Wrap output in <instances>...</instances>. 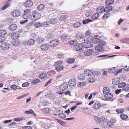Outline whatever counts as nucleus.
Masks as SVG:
<instances>
[{"mask_svg":"<svg viewBox=\"0 0 129 129\" xmlns=\"http://www.w3.org/2000/svg\"><path fill=\"white\" fill-rule=\"evenodd\" d=\"M114 2V0H106L105 3L107 5H110Z\"/></svg>","mask_w":129,"mask_h":129,"instance_id":"nucleus-43","label":"nucleus"},{"mask_svg":"<svg viewBox=\"0 0 129 129\" xmlns=\"http://www.w3.org/2000/svg\"><path fill=\"white\" fill-rule=\"evenodd\" d=\"M76 81L74 79H72L70 80L68 82V84L69 86H73L76 85Z\"/></svg>","mask_w":129,"mask_h":129,"instance_id":"nucleus-12","label":"nucleus"},{"mask_svg":"<svg viewBox=\"0 0 129 129\" xmlns=\"http://www.w3.org/2000/svg\"><path fill=\"white\" fill-rule=\"evenodd\" d=\"M10 88L11 89H13L14 90H16L17 89H20L21 88L19 86H16L15 84H13L11 86Z\"/></svg>","mask_w":129,"mask_h":129,"instance_id":"nucleus-27","label":"nucleus"},{"mask_svg":"<svg viewBox=\"0 0 129 129\" xmlns=\"http://www.w3.org/2000/svg\"><path fill=\"white\" fill-rule=\"evenodd\" d=\"M34 43V40L33 39H31L28 41L27 44L29 45H32Z\"/></svg>","mask_w":129,"mask_h":129,"instance_id":"nucleus-41","label":"nucleus"},{"mask_svg":"<svg viewBox=\"0 0 129 129\" xmlns=\"http://www.w3.org/2000/svg\"><path fill=\"white\" fill-rule=\"evenodd\" d=\"M57 21V20L56 19V18H52L50 20L49 22L50 23H51L52 24H55L56 23Z\"/></svg>","mask_w":129,"mask_h":129,"instance_id":"nucleus-39","label":"nucleus"},{"mask_svg":"<svg viewBox=\"0 0 129 129\" xmlns=\"http://www.w3.org/2000/svg\"><path fill=\"white\" fill-rule=\"evenodd\" d=\"M83 45L81 44H78L75 45L74 46V50L77 51L81 50L83 48Z\"/></svg>","mask_w":129,"mask_h":129,"instance_id":"nucleus-6","label":"nucleus"},{"mask_svg":"<svg viewBox=\"0 0 129 129\" xmlns=\"http://www.w3.org/2000/svg\"><path fill=\"white\" fill-rule=\"evenodd\" d=\"M120 117L121 119L123 120H125L128 118L127 116L124 113H121L120 115Z\"/></svg>","mask_w":129,"mask_h":129,"instance_id":"nucleus-32","label":"nucleus"},{"mask_svg":"<svg viewBox=\"0 0 129 129\" xmlns=\"http://www.w3.org/2000/svg\"><path fill=\"white\" fill-rule=\"evenodd\" d=\"M35 26L36 28H39L40 27V22H37L35 24Z\"/></svg>","mask_w":129,"mask_h":129,"instance_id":"nucleus-60","label":"nucleus"},{"mask_svg":"<svg viewBox=\"0 0 129 129\" xmlns=\"http://www.w3.org/2000/svg\"><path fill=\"white\" fill-rule=\"evenodd\" d=\"M32 127L30 126H25L22 127L23 129H32Z\"/></svg>","mask_w":129,"mask_h":129,"instance_id":"nucleus-57","label":"nucleus"},{"mask_svg":"<svg viewBox=\"0 0 129 129\" xmlns=\"http://www.w3.org/2000/svg\"><path fill=\"white\" fill-rule=\"evenodd\" d=\"M29 85V84L28 82H25L23 83L22 84V86L23 87H26Z\"/></svg>","mask_w":129,"mask_h":129,"instance_id":"nucleus-61","label":"nucleus"},{"mask_svg":"<svg viewBox=\"0 0 129 129\" xmlns=\"http://www.w3.org/2000/svg\"><path fill=\"white\" fill-rule=\"evenodd\" d=\"M17 28V25L14 24H11L9 27V29L11 31H14Z\"/></svg>","mask_w":129,"mask_h":129,"instance_id":"nucleus-16","label":"nucleus"},{"mask_svg":"<svg viewBox=\"0 0 129 129\" xmlns=\"http://www.w3.org/2000/svg\"><path fill=\"white\" fill-rule=\"evenodd\" d=\"M29 10L26 9L24 12V14L23 15V17L24 19H26L29 18L30 16L29 13Z\"/></svg>","mask_w":129,"mask_h":129,"instance_id":"nucleus-9","label":"nucleus"},{"mask_svg":"<svg viewBox=\"0 0 129 129\" xmlns=\"http://www.w3.org/2000/svg\"><path fill=\"white\" fill-rule=\"evenodd\" d=\"M116 68L115 67L111 68L108 70V72L110 73H114L115 75V73L116 72Z\"/></svg>","mask_w":129,"mask_h":129,"instance_id":"nucleus-25","label":"nucleus"},{"mask_svg":"<svg viewBox=\"0 0 129 129\" xmlns=\"http://www.w3.org/2000/svg\"><path fill=\"white\" fill-rule=\"evenodd\" d=\"M75 59L73 58H69L68 59L67 62L69 63H72L74 62L75 61Z\"/></svg>","mask_w":129,"mask_h":129,"instance_id":"nucleus-37","label":"nucleus"},{"mask_svg":"<svg viewBox=\"0 0 129 129\" xmlns=\"http://www.w3.org/2000/svg\"><path fill=\"white\" fill-rule=\"evenodd\" d=\"M55 69L56 70L59 71L63 69L64 67L62 65V63L60 61H58L55 63Z\"/></svg>","mask_w":129,"mask_h":129,"instance_id":"nucleus-1","label":"nucleus"},{"mask_svg":"<svg viewBox=\"0 0 129 129\" xmlns=\"http://www.w3.org/2000/svg\"><path fill=\"white\" fill-rule=\"evenodd\" d=\"M94 52V51L91 49L87 50L84 52V54L86 56L92 55Z\"/></svg>","mask_w":129,"mask_h":129,"instance_id":"nucleus-14","label":"nucleus"},{"mask_svg":"<svg viewBox=\"0 0 129 129\" xmlns=\"http://www.w3.org/2000/svg\"><path fill=\"white\" fill-rule=\"evenodd\" d=\"M10 46L9 43H4L1 44V48L3 50H6L9 48Z\"/></svg>","mask_w":129,"mask_h":129,"instance_id":"nucleus-7","label":"nucleus"},{"mask_svg":"<svg viewBox=\"0 0 129 129\" xmlns=\"http://www.w3.org/2000/svg\"><path fill=\"white\" fill-rule=\"evenodd\" d=\"M2 37L0 36V43L2 42L5 40V36Z\"/></svg>","mask_w":129,"mask_h":129,"instance_id":"nucleus-53","label":"nucleus"},{"mask_svg":"<svg viewBox=\"0 0 129 129\" xmlns=\"http://www.w3.org/2000/svg\"><path fill=\"white\" fill-rule=\"evenodd\" d=\"M116 120L112 119L110 121H108L106 123L108 127H111L113 126L114 123L116 122Z\"/></svg>","mask_w":129,"mask_h":129,"instance_id":"nucleus-11","label":"nucleus"},{"mask_svg":"<svg viewBox=\"0 0 129 129\" xmlns=\"http://www.w3.org/2000/svg\"><path fill=\"white\" fill-rule=\"evenodd\" d=\"M112 7L110 6H107L104 9V11L107 12L111 11L112 10Z\"/></svg>","mask_w":129,"mask_h":129,"instance_id":"nucleus-20","label":"nucleus"},{"mask_svg":"<svg viewBox=\"0 0 129 129\" xmlns=\"http://www.w3.org/2000/svg\"><path fill=\"white\" fill-rule=\"evenodd\" d=\"M24 118L22 117L20 118H14V120L15 121H20L23 120Z\"/></svg>","mask_w":129,"mask_h":129,"instance_id":"nucleus-52","label":"nucleus"},{"mask_svg":"<svg viewBox=\"0 0 129 129\" xmlns=\"http://www.w3.org/2000/svg\"><path fill=\"white\" fill-rule=\"evenodd\" d=\"M43 112L45 114L49 112L50 109L48 108H46L43 109H42Z\"/></svg>","mask_w":129,"mask_h":129,"instance_id":"nucleus-50","label":"nucleus"},{"mask_svg":"<svg viewBox=\"0 0 129 129\" xmlns=\"http://www.w3.org/2000/svg\"><path fill=\"white\" fill-rule=\"evenodd\" d=\"M55 119L58 121V123L61 125L63 126H65L66 124L65 122V121H62L57 119Z\"/></svg>","mask_w":129,"mask_h":129,"instance_id":"nucleus-34","label":"nucleus"},{"mask_svg":"<svg viewBox=\"0 0 129 129\" xmlns=\"http://www.w3.org/2000/svg\"><path fill=\"white\" fill-rule=\"evenodd\" d=\"M113 96V95L112 94L109 92L104 95V97L105 98L108 99H111Z\"/></svg>","mask_w":129,"mask_h":129,"instance_id":"nucleus-21","label":"nucleus"},{"mask_svg":"<svg viewBox=\"0 0 129 129\" xmlns=\"http://www.w3.org/2000/svg\"><path fill=\"white\" fill-rule=\"evenodd\" d=\"M95 81L94 79L92 78L91 77L89 79V82L90 83H93Z\"/></svg>","mask_w":129,"mask_h":129,"instance_id":"nucleus-63","label":"nucleus"},{"mask_svg":"<svg viewBox=\"0 0 129 129\" xmlns=\"http://www.w3.org/2000/svg\"><path fill=\"white\" fill-rule=\"evenodd\" d=\"M91 14V12L90 10H87L85 12V15L87 17L90 16Z\"/></svg>","mask_w":129,"mask_h":129,"instance_id":"nucleus-46","label":"nucleus"},{"mask_svg":"<svg viewBox=\"0 0 129 129\" xmlns=\"http://www.w3.org/2000/svg\"><path fill=\"white\" fill-rule=\"evenodd\" d=\"M19 34L17 33L12 34L11 35V38L12 39L15 40L18 39L19 37Z\"/></svg>","mask_w":129,"mask_h":129,"instance_id":"nucleus-18","label":"nucleus"},{"mask_svg":"<svg viewBox=\"0 0 129 129\" xmlns=\"http://www.w3.org/2000/svg\"><path fill=\"white\" fill-rule=\"evenodd\" d=\"M49 45L48 44H42L41 45V49L43 51H46L49 48Z\"/></svg>","mask_w":129,"mask_h":129,"instance_id":"nucleus-15","label":"nucleus"},{"mask_svg":"<svg viewBox=\"0 0 129 129\" xmlns=\"http://www.w3.org/2000/svg\"><path fill=\"white\" fill-rule=\"evenodd\" d=\"M92 21V20L89 19H87L83 20L82 21V22L83 24H86L89 22H91Z\"/></svg>","mask_w":129,"mask_h":129,"instance_id":"nucleus-44","label":"nucleus"},{"mask_svg":"<svg viewBox=\"0 0 129 129\" xmlns=\"http://www.w3.org/2000/svg\"><path fill=\"white\" fill-rule=\"evenodd\" d=\"M24 113L26 114H31L34 116H36V115L35 112L32 110L31 109L29 110L28 111H26L24 112Z\"/></svg>","mask_w":129,"mask_h":129,"instance_id":"nucleus-19","label":"nucleus"},{"mask_svg":"<svg viewBox=\"0 0 129 129\" xmlns=\"http://www.w3.org/2000/svg\"><path fill=\"white\" fill-rule=\"evenodd\" d=\"M67 35L66 34H63L61 37V39L62 41L66 40L68 38Z\"/></svg>","mask_w":129,"mask_h":129,"instance_id":"nucleus-47","label":"nucleus"},{"mask_svg":"<svg viewBox=\"0 0 129 129\" xmlns=\"http://www.w3.org/2000/svg\"><path fill=\"white\" fill-rule=\"evenodd\" d=\"M67 17L66 15H61L59 17V19L60 20L64 21L67 19Z\"/></svg>","mask_w":129,"mask_h":129,"instance_id":"nucleus-31","label":"nucleus"},{"mask_svg":"<svg viewBox=\"0 0 129 129\" xmlns=\"http://www.w3.org/2000/svg\"><path fill=\"white\" fill-rule=\"evenodd\" d=\"M7 34V32L5 30L2 29L0 30V36L2 37V36H5Z\"/></svg>","mask_w":129,"mask_h":129,"instance_id":"nucleus-30","label":"nucleus"},{"mask_svg":"<svg viewBox=\"0 0 129 129\" xmlns=\"http://www.w3.org/2000/svg\"><path fill=\"white\" fill-rule=\"evenodd\" d=\"M128 39V38H125L121 40H120V42L123 43H127V42Z\"/></svg>","mask_w":129,"mask_h":129,"instance_id":"nucleus-55","label":"nucleus"},{"mask_svg":"<svg viewBox=\"0 0 129 129\" xmlns=\"http://www.w3.org/2000/svg\"><path fill=\"white\" fill-rule=\"evenodd\" d=\"M76 38L78 40H79L80 41L83 43L86 42V41H88V40H87L88 39H86L85 37H84L82 35H78V34H76Z\"/></svg>","mask_w":129,"mask_h":129,"instance_id":"nucleus-3","label":"nucleus"},{"mask_svg":"<svg viewBox=\"0 0 129 129\" xmlns=\"http://www.w3.org/2000/svg\"><path fill=\"white\" fill-rule=\"evenodd\" d=\"M95 50L99 52H102L104 50L103 47L101 45H99L96 46L95 48Z\"/></svg>","mask_w":129,"mask_h":129,"instance_id":"nucleus-28","label":"nucleus"},{"mask_svg":"<svg viewBox=\"0 0 129 129\" xmlns=\"http://www.w3.org/2000/svg\"><path fill=\"white\" fill-rule=\"evenodd\" d=\"M99 45H101V46H104L106 44L105 42L104 41H102L99 42Z\"/></svg>","mask_w":129,"mask_h":129,"instance_id":"nucleus-59","label":"nucleus"},{"mask_svg":"<svg viewBox=\"0 0 129 129\" xmlns=\"http://www.w3.org/2000/svg\"><path fill=\"white\" fill-rule=\"evenodd\" d=\"M100 124H101L102 123H105L106 121L105 118L103 117H100Z\"/></svg>","mask_w":129,"mask_h":129,"instance_id":"nucleus-40","label":"nucleus"},{"mask_svg":"<svg viewBox=\"0 0 129 129\" xmlns=\"http://www.w3.org/2000/svg\"><path fill=\"white\" fill-rule=\"evenodd\" d=\"M94 119L97 123H100V117L98 116H95L94 117Z\"/></svg>","mask_w":129,"mask_h":129,"instance_id":"nucleus-45","label":"nucleus"},{"mask_svg":"<svg viewBox=\"0 0 129 129\" xmlns=\"http://www.w3.org/2000/svg\"><path fill=\"white\" fill-rule=\"evenodd\" d=\"M68 84L66 83L62 84L59 87V89L61 91H64L68 88Z\"/></svg>","mask_w":129,"mask_h":129,"instance_id":"nucleus-8","label":"nucleus"},{"mask_svg":"<svg viewBox=\"0 0 129 129\" xmlns=\"http://www.w3.org/2000/svg\"><path fill=\"white\" fill-rule=\"evenodd\" d=\"M81 24V22H77L74 24L73 26L75 28H77L80 26Z\"/></svg>","mask_w":129,"mask_h":129,"instance_id":"nucleus-38","label":"nucleus"},{"mask_svg":"<svg viewBox=\"0 0 129 129\" xmlns=\"http://www.w3.org/2000/svg\"><path fill=\"white\" fill-rule=\"evenodd\" d=\"M90 34L91 33L90 31L87 30L86 31L85 33L86 37H85L86 39H87V38H89L90 40L92 39L93 37L92 36H90V35H90Z\"/></svg>","mask_w":129,"mask_h":129,"instance_id":"nucleus-23","label":"nucleus"},{"mask_svg":"<svg viewBox=\"0 0 129 129\" xmlns=\"http://www.w3.org/2000/svg\"><path fill=\"white\" fill-rule=\"evenodd\" d=\"M104 7H103L101 6L99 7L96 10L97 12H99V13H101L104 11Z\"/></svg>","mask_w":129,"mask_h":129,"instance_id":"nucleus-29","label":"nucleus"},{"mask_svg":"<svg viewBox=\"0 0 129 129\" xmlns=\"http://www.w3.org/2000/svg\"><path fill=\"white\" fill-rule=\"evenodd\" d=\"M40 81V80L39 79H37L35 80H34L32 82V83L34 84H35L38 82Z\"/></svg>","mask_w":129,"mask_h":129,"instance_id":"nucleus-56","label":"nucleus"},{"mask_svg":"<svg viewBox=\"0 0 129 129\" xmlns=\"http://www.w3.org/2000/svg\"><path fill=\"white\" fill-rule=\"evenodd\" d=\"M84 74L86 76H90L93 74V72L91 70H85L84 72Z\"/></svg>","mask_w":129,"mask_h":129,"instance_id":"nucleus-17","label":"nucleus"},{"mask_svg":"<svg viewBox=\"0 0 129 129\" xmlns=\"http://www.w3.org/2000/svg\"><path fill=\"white\" fill-rule=\"evenodd\" d=\"M100 41V40L99 39L96 38L93 39V41L94 42V43H99Z\"/></svg>","mask_w":129,"mask_h":129,"instance_id":"nucleus-54","label":"nucleus"},{"mask_svg":"<svg viewBox=\"0 0 129 129\" xmlns=\"http://www.w3.org/2000/svg\"><path fill=\"white\" fill-rule=\"evenodd\" d=\"M103 93L105 94L109 93L110 92L109 88L107 87H104L103 90Z\"/></svg>","mask_w":129,"mask_h":129,"instance_id":"nucleus-26","label":"nucleus"},{"mask_svg":"<svg viewBox=\"0 0 129 129\" xmlns=\"http://www.w3.org/2000/svg\"><path fill=\"white\" fill-rule=\"evenodd\" d=\"M40 18V13L37 12L36 11H34L31 17V18L33 20H38Z\"/></svg>","mask_w":129,"mask_h":129,"instance_id":"nucleus-2","label":"nucleus"},{"mask_svg":"<svg viewBox=\"0 0 129 129\" xmlns=\"http://www.w3.org/2000/svg\"><path fill=\"white\" fill-rule=\"evenodd\" d=\"M28 21L27 19H26L25 20H22L20 22V23L21 24H22L25 23H26Z\"/></svg>","mask_w":129,"mask_h":129,"instance_id":"nucleus-62","label":"nucleus"},{"mask_svg":"<svg viewBox=\"0 0 129 129\" xmlns=\"http://www.w3.org/2000/svg\"><path fill=\"white\" fill-rule=\"evenodd\" d=\"M10 3H8L7 4H6V5H4L3 7L1 8V9L2 10H5L7 8H8L10 5Z\"/></svg>","mask_w":129,"mask_h":129,"instance_id":"nucleus-35","label":"nucleus"},{"mask_svg":"<svg viewBox=\"0 0 129 129\" xmlns=\"http://www.w3.org/2000/svg\"><path fill=\"white\" fill-rule=\"evenodd\" d=\"M59 41L58 40H53L50 42V45L52 47H55L58 44Z\"/></svg>","mask_w":129,"mask_h":129,"instance_id":"nucleus-10","label":"nucleus"},{"mask_svg":"<svg viewBox=\"0 0 129 129\" xmlns=\"http://www.w3.org/2000/svg\"><path fill=\"white\" fill-rule=\"evenodd\" d=\"M88 39L87 40L88 41H86V42H85V43H84V46L85 48H88L91 47L93 45V43L91 42L90 41H89V39Z\"/></svg>","mask_w":129,"mask_h":129,"instance_id":"nucleus-4","label":"nucleus"},{"mask_svg":"<svg viewBox=\"0 0 129 129\" xmlns=\"http://www.w3.org/2000/svg\"><path fill=\"white\" fill-rule=\"evenodd\" d=\"M20 43V41L18 40H15L13 41L12 44L14 46H18Z\"/></svg>","mask_w":129,"mask_h":129,"instance_id":"nucleus-24","label":"nucleus"},{"mask_svg":"<svg viewBox=\"0 0 129 129\" xmlns=\"http://www.w3.org/2000/svg\"><path fill=\"white\" fill-rule=\"evenodd\" d=\"M124 111V110L123 108H120L117 109L116 111L118 113H121Z\"/></svg>","mask_w":129,"mask_h":129,"instance_id":"nucleus-36","label":"nucleus"},{"mask_svg":"<svg viewBox=\"0 0 129 129\" xmlns=\"http://www.w3.org/2000/svg\"><path fill=\"white\" fill-rule=\"evenodd\" d=\"M120 77L122 80H125L126 78V76L124 74H122L120 75Z\"/></svg>","mask_w":129,"mask_h":129,"instance_id":"nucleus-58","label":"nucleus"},{"mask_svg":"<svg viewBox=\"0 0 129 129\" xmlns=\"http://www.w3.org/2000/svg\"><path fill=\"white\" fill-rule=\"evenodd\" d=\"M47 76V74L45 73H41V79H44L46 78Z\"/></svg>","mask_w":129,"mask_h":129,"instance_id":"nucleus-51","label":"nucleus"},{"mask_svg":"<svg viewBox=\"0 0 129 129\" xmlns=\"http://www.w3.org/2000/svg\"><path fill=\"white\" fill-rule=\"evenodd\" d=\"M53 36L52 35L50 34H47L46 36L47 39H50L53 38Z\"/></svg>","mask_w":129,"mask_h":129,"instance_id":"nucleus-64","label":"nucleus"},{"mask_svg":"<svg viewBox=\"0 0 129 129\" xmlns=\"http://www.w3.org/2000/svg\"><path fill=\"white\" fill-rule=\"evenodd\" d=\"M21 12L18 10L14 11L13 12L12 15L14 17H18L20 16Z\"/></svg>","mask_w":129,"mask_h":129,"instance_id":"nucleus-13","label":"nucleus"},{"mask_svg":"<svg viewBox=\"0 0 129 129\" xmlns=\"http://www.w3.org/2000/svg\"><path fill=\"white\" fill-rule=\"evenodd\" d=\"M33 4L32 1L31 0H27L24 3V6L26 7H29Z\"/></svg>","mask_w":129,"mask_h":129,"instance_id":"nucleus-5","label":"nucleus"},{"mask_svg":"<svg viewBox=\"0 0 129 129\" xmlns=\"http://www.w3.org/2000/svg\"><path fill=\"white\" fill-rule=\"evenodd\" d=\"M99 13L94 14L91 17V19H94L97 18L99 16Z\"/></svg>","mask_w":129,"mask_h":129,"instance_id":"nucleus-33","label":"nucleus"},{"mask_svg":"<svg viewBox=\"0 0 129 129\" xmlns=\"http://www.w3.org/2000/svg\"><path fill=\"white\" fill-rule=\"evenodd\" d=\"M123 89L125 91L129 90V84H125V86L123 88Z\"/></svg>","mask_w":129,"mask_h":129,"instance_id":"nucleus-48","label":"nucleus"},{"mask_svg":"<svg viewBox=\"0 0 129 129\" xmlns=\"http://www.w3.org/2000/svg\"><path fill=\"white\" fill-rule=\"evenodd\" d=\"M110 14L108 12L106 13L102 17V18L104 19L105 18L107 19L110 16Z\"/></svg>","mask_w":129,"mask_h":129,"instance_id":"nucleus-49","label":"nucleus"},{"mask_svg":"<svg viewBox=\"0 0 129 129\" xmlns=\"http://www.w3.org/2000/svg\"><path fill=\"white\" fill-rule=\"evenodd\" d=\"M126 83L124 82H122L119 83L118 85V87L119 88L123 87L125 86Z\"/></svg>","mask_w":129,"mask_h":129,"instance_id":"nucleus-42","label":"nucleus"},{"mask_svg":"<svg viewBox=\"0 0 129 129\" xmlns=\"http://www.w3.org/2000/svg\"><path fill=\"white\" fill-rule=\"evenodd\" d=\"M101 105L100 103H96L93 105V107L95 109H98L101 107Z\"/></svg>","mask_w":129,"mask_h":129,"instance_id":"nucleus-22","label":"nucleus"}]
</instances>
